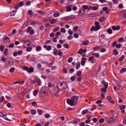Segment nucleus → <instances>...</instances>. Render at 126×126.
Instances as JSON below:
<instances>
[{
    "label": "nucleus",
    "mask_w": 126,
    "mask_h": 126,
    "mask_svg": "<svg viewBox=\"0 0 126 126\" xmlns=\"http://www.w3.org/2000/svg\"><path fill=\"white\" fill-rule=\"evenodd\" d=\"M79 97L77 96H73L71 99H68L67 100V103L71 106H75L77 103Z\"/></svg>",
    "instance_id": "1"
},
{
    "label": "nucleus",
    "mask_w": 126,
    "mask_h": 126,
    "mask_svg": "<svg viewBox=\"0 0 126 126\" xmlns=\"http://www.w3.org/2000/svg\"><path fill=\"white\" fill-rule=\"evenodd\" d=\"M57 88L58 89L60 90H65L67 92L68 91L67 84L65 83H59L57 85Z\"/></svg>",
    "instance_id": "2"
},
{
    "label": "nucleus",
    "mask_w": 126,
    "mask_h": 126,
    "mask_svg": "<svg viewBox=\"0 0 126 126\" xmlns=\"http://www.w3.org/2000/svg\"><path fill=\"white\" fill-rule=\"evenodd\" d=\"M47 91L46 88L44 87H42L40 89L39 92V94L41 96H43V94L46 93V91Z\"/></svg>",
    "instance_id": "3"
},
{
    "label": "nucleus",
    "mask_w": 126,
    "mask_h": 126,
    "mask_svg": "<svg viewBox=\"0 0 126 126\" xmlns=\"http://www.w3.org/2000/svg\"><path fill=\"white\" fill-rule=\"evenodd\" d=\"M7 114H6V113L4 112H0V117H4V118L6 120L8 121H9V119L6 116Z\"/></svg>",
    "instance_id": "4"
},
{
    "label": "nucleus",
    "mask_w": 126,
    "mask_h": 126,
    "mask_svg": "<svg viewBox=\"0 0 126 126\" xmlns=\"http://www.w3.org/2000/svg\"><path fill=\"white\" fill-rule=\"evenodd\" d=\"M34 30L33 29H32V27H29L28 30L27 31V33L29 32L30 34L31 35H32L34 34Z\"/></svg>",
    "instance_id": "5"
},
{
    "label": "nucleus",
    "mask_w": 126,
    "mask_h": 126,
    "mask_svg": "<svg viewBox=\"0 0 126 126\" xmlns=\"http://www.w3.org/2000/svg\"><path fill=\"white\" fill-rule=\"evenodd\" d=\"M94 57L93 56L90 57L89 59V61L91 62L92 63H95L96 61V59H94Z\"/></svg>",
    "instance_id": "6"
},
{
    "label": "nucleus",
    "mask_w": 126,
    "mask_h": 126,
    "mask_svg": "<svg viewBox=\"0 0 126 126\" xmlns=\"http://www.w3.org/2000/svg\"><path fill=\"white\" fill-rule=\"evenodd\" d=\"M95 24L96 29L97 30H99L100 28L101 27L99 25V23L98 21H95Z\"/></svg>",
    "instance_id": "7"
},
{
    "label": "nucleus",
    "mask_w": 126,
    "mask_h": 126,
    "mask_svg": "<svg viewBox=\"0 0 126 126\" xmlns=\"http://www.w3.org/2000/svg\"><path fill=\"white\" fill-rule=\"evenodd\" d=\"M87 59L86 58H82L81 61V65L83 66H84L85 64V63Z\"/></svg>",
    "instance_id": "8"
},
{
    "label": "nucleus",
    "mask_w": 126,
    "mask_h": 126,
    "mask_svg": "<svg viewBox=\"0 0 126 126\" xmlns=\"http://www.w3.org/2000/svg\"><path fill=\"white\" fill-rule=\"evenodd\" d=\"M102 84L103 85L105 88H107L108 86V83L104 81H103L101 82Z\"/></svg>",
    "instance_id": "9"
},
{
    "label": "nucleus",
    "mask_w": 126,
    "mask_h": 126,
    "mask_svg": "<svg viewBox=\"0 0 126 126\" xmlns=\"http://www.w3.org/2000/svg\"><path fill=\"white\" fill-rule=\"evenodd\" d=\"M42 65L40 63H39L37 65V67L41 71H43L44 70V68H42Z\"/></svg>",
    "instance_id": "10"
},
{
    "label": "nucleus",
    "mask_w": 126,
    "mask_h": 126,
    "mask_svg": "<svg viewBox=\"0 0 126 126\" xmlns=\"http://www.w3.org/2000/svg\"><path fill=\"white\" fill-rule=\"evenodd\" d=\"M114 121V120L113 119L110 118L107 121V122L108 124H109L113 123Z\"/></svg>",
    "instance_id": "11"
},
{
    "label": "nucleus",
    "mask_w": 126,
    "mask_h": 126,
    "mask_svg": "<svg viewBox=\"0 0 126 126\" xmlns=\"http://www.w3.org/2000/svg\"><path fill=\"white\" fill-rule=\"evenodd\" d=\"M85 12V10L83 9H80L79 11V14L80 15H81L84 14Z\"/></svg>",
    "instance_id": "12"
},
{
    "label": "nucleus",
    "mask_w": 126,
    "mask_h": 126,
    "mask_svg": "<svg viewBox=\"0 0 126 126\" xmlns=\"http://www.w3.org/2000/svg\"><path fill=\"white\" fill-rule=\"evenodd\" d=\"M119 52L117 51V49L116 48L114 49L113 50V54L115 56H116L118 55Z\"/></svg>",
    "instance_id": "13"
},
{
    "label": "nucleus",
    "mask_w": 126,
    "mask_h": 126,
    "mask_svg": "<svg viewBox=\"0 0 126 126\" xmlns=\"http://www.w3.org/2000/svg\"><path fill=\"white\" fill-rule=\"evenodd\" d=\"M59 91L58 90H57L55 89H54L52 91V93L55 95H56L58 92H59Z\"/></svg>",
    "instance_id": "14"
},
{
    "label": "nucleus",
    "mask_w": 126,
    "mask_h": 126,
    "mask_svg": "<svg viewBox=\"0 0 126 126\" xmlns=\"http://www.w3.org/2000/svg\"><path fill=\"white\" fill-rule=\"evenodd\" d=\"M57 21V19H52L50 20V23L51 24H52L54 23Z\"/></svg>",
    "instance_id": "15"
},
{
    "label": "nucleus",
    "mask_w": 126,
    "mask_h": 126,
    "mask_svg": "<svg viewBox=\"0 0 126 126\" xmlns=\"http://www.w3.org/2000/svg\"><path fill=\"white\" fill-rule=\"evenodd\" d=\"M59 16L60 14L57 12H55L53 14V16L55 17H58Z\"/></svg>",
    "instance_id": "16"
},
{
    "label": "nucleus",
    "mask_w": 126,
    "mask_h": 126,
    "mask_svg": "<svg viewBox=\"0 0 126 126\" xmlns=\"http://www.w3.org/2000/svg\"><path fill=\"white\" fill-rule=\"evenodd\" d=\"M89 43V41L87 40L85 41H83L82 42L83 45H87Z\"/></svg>",
    "instance_id": "17"
},
{
    "label": "nucleus",
    "mask_w": 126,
    "mask_h": 126,
    "mask_svg": "<svg viewBox=\"0 0 126 126\" xmlns=\"http://www.w3.org/2000/svg\"><path fill=\"white\" fill-rule=\"evenodd\" d=\"M34 71V68L32 67L30 68L29 69V68L28 71V72L29 73H31L33 72Z\"/></svg>",
    "instance_id": "18"
},
{
    "label": "nucleus",
    "mask_w": 126,
    "mask_h": 126,
    "mask_svg": "<svg viewBox=\"0 0 126 126\" xmlns=\"http://www.w3.org/2000/svg\"><path fill=\"white\" fill-rule=\"evenodd\" d=\"M97 14L94 13H92L90 14H89L88 15V16H92V17H94L96 16H97Z\"/></svg>",
    "instance_id": "19"
},
{
    "label": "nucleus",
    "mask_w": 126,
    "mask_h": 126,
    "mask_svg": "<svg viewBox=\"0 0 126 126\" xmlns=\"http://www.w3.org/2000/svg\"><path fill=\"white\" fill-rule=\"evenodd\" d=\"M36 82H37L39 85H40L41 83V80L38 78H37L36 79Z\"/></svg>",
    "instance_id": "20"
},
{
    "label": "nucleus",
    "mask_w": 126,
    "mask_h": 126,
    "mask_svg": "<svg viewBox=\"0 0 126 126\" xmlns=\"http://www.w3.org/2000/svg\"><path fill=\"white\" fill-rule=\"evenodd\" d=\"M113 88L114 90L116 91H118L120 89V87L118 86H114Z\"/></svg>",
    "instance_id": "21"
},
{
    "label": "nucleus",
    "mask_w": 126,
    "mask_h": 126,
    "mask_svg": "<svg viewBox=\"0 0 126 126\" xmlns=\"http://www.w3.org/2000/svg\"><path fill=\"white\" fill-rule=\"evenodd\" d=\"M42 48L40 46H38L36 47V50L37 51H41Z\"/></svg>",
    "instance_id": "22"
},
{
    "label": "nucleus",
    "mask_w": 126,
    "mask_h": 126,
    "mask_svg": "<svg viewBox=\"0 0 126 126\" xmlns=\"http://www.w3.org/2000/svg\"><path fill=\"white\" fill-rule=\"evenodd\" d=\"M53 54L55 55H58L57 50L55 48L53 50Z\"/></svg>",
    "instance_id": "23"
},
{
    "label": "nucleus",
    "mask_w": 126,
    "mask_h": 126,
    "mask_svg": "<svg viewBox=\"0 0 126 126\" xmlns=\"http://www.w3.org/2000/svg\"><path fill=\"white\" fill-rule=\"evenodd\" d=\"M1 60L3 62H5L6 61V58L3 56L2 57H1Z\"/></svg>",
    "instance_id": "24"
},
{
    "label": "nucleus",
    "mask_w": 126,
    "mask_h": 126,
    "mask_svg": "<svg viewBox=\"0 0 126 126\" xmlns=\"http://www.w3.org/2000/svg\"><path fill=\"white\" fill-rule=\"evenodd\" d=\"M8 49L7 48H6L4 50V54L5 56H7L8 55Z\"/></svg>",
    "instance_id": "25"
},
{
    "label": "nucleus",
    "mask_w": 126,
    "mask_h": 126,
    "mask_svg": "<svg viewBox=\"0 0 126 126\" xmlns=\"http://www.w3.org/2000/svg\"><path fill=\"white\" fill-rule=\"evenodd\" d=\"M126 71V68H122L120 71V73H123Z\"/></svg>",
    "instance_id": "26"
},
{
    "label": "nucleus",
    "mask_w": 126,
    "mask_h": 126,
    "mask_svg": "<svg viewBox=\"0 0 126 126\" xmlns=\"http://www.w3.org/2000/svg\"><path fill=\"white\" fill-rule=\"evenodd\" d=\"M28 21H26L23 25L22 27L23 28L26 27L28 24Z\"/></svg>",
    "instance_id": "27"
},
{
    "label": "nucleus",
    "mask_w": 126,
    "mask_h": 126,
    "mask_svg": "<svg viewBox=\"0 0 126 126\" xmlns=\"http://www.w3.org/2000/svg\"><path fill=\"white\" fill-rule=\"evenodd\" d=\"M30 23L32 25L34 26L36 25V22L34 21H31Z\"/></svg>",
    "instance_id": "28"
},
{
    "label": "nucleus",
    "mask_w": 126,
    "mask_h": 126,
    "mask_svg": "<svg viewBox=\"0 0 126 126\" xmlns=\"http://www.w3.org/2000/svg\"><path fill=\"white\" fill-rule=\"evenodd\" d=\"M37 111L40 115H41L43 113L42 110L40 109H38L37 110Z\"/></svg>",
    "instance_id": "29"
},
{
    "label": "nucleus",
    "mask_w": 126,
    "mask_h": 126,
    "mask_svg": "<svg viewBox=\"0 0 126 126\" xmlns=\"http://www.w3.org/2000/svg\"><path fill=\"white\" fill-rule=\"evenodd\" d=\"M8 62L9 63L8 66L9 67L11 66L13 64V61H12L11 62L9 60Z\"/></svg>",
    "instance_id": "30"
},
{
    "label": "nucleus",
    "mask_w": 126,
    "mask_h": 126,
    "mask_svg": "<svg viewBox=\"0 0 126 126\" xmlns=\"http://www.w3.org/2000/svg\"><path fill=\"white\" fill-rule=\"evenodd\" d=\"M4 48V46L1 45L0 46V50L1 52L3 51Z\"/></svg>",
    "instance_id": "31"
},
{
    "label": "nucleus",
    "mask_w": 126,
    "mask_h": 126,
    "mask_svg": "<svg viewBox=\"0 0 126 126\" xmlns=\"http://www.w3.org/2000/svg\"><path fill=\"white\" fill-rule=\"evenodd\" d=\"M58 54L60 56H62L63 55V53L61 51L60 49L58 50Z\"/></svg>",
    "instance_id": "32"
},
{
    "label": "nucleus",
    "mask_w": 126,
    "mask_h": 126,
    "mask_svg": "<svg viewBox=\"0 0 126 126\" xmlns=\"http://www.w3.org/2000/svg\"><path fill=\"white\" fill-rule=\"evenodd\" d=\"M27 41L25 42L24 44L23 45V47L25 48H27Z\"/></svg>",
    "instance_id": "33"
},
{
    "label": "nucleus",
    "mask_w": 126,
    "mask_h": 126,
    "mask_svg": "<svg viewBox=\"0 0 126 126\" xmlns=\"http://www.w3.org/2000/svg\"><path fill=\"white\" fill-rule=\"evenodd\" d=\"M88 111V110H83L82 112V113L83 114H85Z\"/></svg>",
    "instance_id": "34"
},
{
    "label": "nucleus",
    "mask_w": 126,
    "mask_h": 126,
    "mask_svg": "<svg viewBox=\"0 0 126 126\" xmlns=\"http://www.w3.org/2000/svg\"><path fill=\"white\" fill-rule=\"evenodd\" d=\"M4 96H1L0 99V103L3 102L4 100Z\"/></svg>",
    "instance_id": "35"
},
{
    "label": "nucleus",
    "mask_w": 126,
    "mask_h": 126,
    "mask_svg": "<svg viewBox=\"0 0 126 126\" xmlns=\"http://www.w3.org/2000/svg\"><path fill=\"white\" fill-rule=\"evenodd\" d=\"M97 30L96 29V28H95V27H91V29L90 31H96Z\"/></svg>",
    "instance_id": "36"
},
{
    "label": "nucleus",
    "mask_w": 126,
    "mask_h": 126,
    "mask_svg": "<svg viewBox=\"0 0 126 126\" xmlns=\"http://www.w3.org/2000/svg\"><path fill=\"white\" fill-rule=\"evenodd\" d=\"M117 42L116 41L114 42L112 44V46L113 47H114L115 45L116 46Z\"/></svg>",
    "instance_id": "37"
},
{
    "label": "nucleus",
    "mask_w": 126,
    "mask_h": 126,
    "mask_svg": "<svg viewBox=\"0 0 126 126\" xmlns=\"http://www.w3.org/2000/svg\"><path fill=\"white\" fill-rule=\"evenodd\" d=\"M80 63L79 62H78L77 63L76 66V69H78L80 67Z\"/></svg>",
    "instance_id": "38"
},
{
    "label": "nucleus",
    "mask_w": 126,
    "mask_h": 126,
    "mask_svg": "<svg viewBox=\"0 0 126 126\" xmlns=\"http://www.w3.org/2000/svg\"><path fill=\"white\" fill-rule=\"evenodd\" d=\"M23 70L26 71L28 72V71L29 68L26 66H24L22 67Z\"/></svg>",
    "instance_id": "39"
},
{
    "label": "nucleus",
    "mask_w": 126,
    "mask_h": 126,
    "mask_svg": "<svg viewBox=\"0 0 126 126\" xmlns=\"http://www.w3.org/2000/svg\"><path fill=\"white\" fill-rule=\"evenodd\" d=\"M16 11H12L11 13V16H14L15 15V13Z\"/></svg>",
    "instance_id": "40"
},
{
    "label": "nucleus",
    "mask_w": 126,
    "mask_h": 126,
    "mask_svg": "<svg viewBox=\"0 0 126 126\" xmlns=\"http://www.w3.org/2000/svg\"><path fill=\"white\" fill-rule=\"evenodd\" d=\"M125 56L124 55H122L121 57L119 59V61L121 62L122 61L123 59L124 58Z\"/></svg>",
    "instance_id": "41"
},
{
    "label": "nucleus",
    "mask_w": 126,
    "mask_h": 126,
    "mask_svg": "<svg viewBox=\"0 0 126 126\" xmlns=\"http://www.w3.org/2000/svg\"><path fill=\"white\" fill-rule=\"evenodd\" d=\"M63 72L64 73H67V70L64 67H63Z\"/></svg>",
    "instance_id": "42"
},
{
    "label": "nucleus",
    "mask_w": 126,
    "mask_h": 126,
    "mask_svg": "<svg viewBox=\"0 0 126 126\" xmlns=\"http://www.w3.org/2000/svg\"><path fill=\"white\" fill-rule=\"evenodd\" d=\"M82 72L80 71H78L77 73V75L78 76H80Z\"/></svg>",
    "instance_id": "43"
},
{
    "label": "nucleus",
    "mask_w": 126,
    "mask_h": 126,
    "mask_svg": "<svg viewBox=\"0 0 126 126\" xmlns=\"http://www.w3.org/2000/svg\"><path fill=\"white\" fill-rule=\"evenodd\" d=\"M124 38L123 37L120 38L118 40V41L120 42H121L123 41Z\"/></svg>",
    "instance_id": "44"
},
{
    "label": "nucleus",
    "mask_w": 126,
    "mask_h": 126,
    "mask_svg": "<svg viewBox=\"0 0 126 126\" xmlns=\"http://www.w3.org/2000/svg\"><path fill=\"white\" fill-rule=\"evenodd\" d=\"M18 55H21L23 53V51L21 50H19L17 52Z\"/></svg>",
    "instance_id": "45"
},
{
    "label": "nucleus",
    "mask_w": 126,
    "mask_h": 126,
    "mask_svg": "<svg viewBox=\"0 0 126 126\" xmlns=\"http://www.w3.org/2000/svg\"><path fill=\"white\" fill-rule=\"evenodd\" d=\"M45 117L47 118H49L50 117V115L49 114L46 113L45 115Z\"/></svg>",
    "instance_id": "46"
},
{
    "label": "nucleus",
    "mask_w": 126,
    "mask_h": 126,
    "mask_svg": "<svg viewBox=\"0 0 126 126\" xmlns=\"http://www.w3.org/2000/svg\"><path fill=\"white\" fill-rule=\"evenodd\" d=\"M121 45L120 44H117L116 46V47L117 48H121Z\"/></svg>",
    "instance_id": "47"
},
{
    "label": "nucleus",
    "mask_w": 126,
    "mask_h": 126,
    "mask_svg": "<svg viewBox=\"0 0 126 126\" xmlns=\"http://www.w3.org/2000/svg\"><path fill=\"white\" fill-rule=\"evenodd\" d=\"M107 32L109 34H111L112 33V31L110 29H108Z\"/></svg>",
    "instance_id": "48"
},
{
    "label": "nucleus",
    "mask_w": 126,
    "mask_h": 126,
    "mask_svg": "<svg viewBox=\"0 0 126 126\" xmlns=\"http://www.w3.org/2000/svg\"><path fill=\"white\" fill-rule=\"evenodd\" d=\"M15 68L13 67H12L10 68V71L12 73L13 72L15 71Z\"/></svg>",
    "instance_id": "49"
},
{
    "label": "nucleus",
    "mask_w": 126,
    "mask_h": 126,
    "mask_svg": "<svg viewBox=\"0 0 126 126\" xmlns=\"http://www.w3.org/2000/svg\"><path fill=\"white\" fill-rule=\"evenodd\" d=\"M61 32H62L65 33L66 32V31L64 28H63L61 29Z\"/></svg>",
    "instance_id": "50"
},
{
    "label": "nucleus",
    "mask_w": 126,
    "mask_h": 126,
    "mask_svg": "<svg viewBox=\"0 0 126 126\" xmlns=\"http://www.w3.org/2000/svg\"><path fill=\"white\" fill-rule=\"evenodd\" d=\"M65 0H59V2L61 4H63L64 3Z\"/></svg>",
    "instance_id": "51"
},
{
    "label": "nucleus",
    "mask_w": 126,
    "mask_h": 126,
    "mask_svg": "<svg viewBox=\"0 0 126 126\" xmlns=\"http://www.w3.org/2000/svg\"><path fill=\"white\" fill-rule=\"evenodd\" d=\"M37 11L40 14H45V12L43 11L42 10H39Z\"/></svg>",
    "instance_id": "52"
},
{
    "label": "nucleus",
    "mask_w": 126,
    "mask_h": 126,
    "mask_svg": "<svg viewBox=\"0 0 126 126\" xmlns=\"http://www.w3.org/2000/svg\"><path fill=\"white\" fill-rule=\"evenodd\" d=\"M14 46V44L13 43L11 44L9 46V47L10 48H13Z\"/></svg>",
    "instance_id": "53"
},
{
    "label": "nucleus",
    "mask_w": 126,
    "mask_h": 126,
    "mask_svg": "<svg viewBox=\"0 0 126 126\" xmlns=\"http://www.w3.org/2000/svg\"><path fill=\"white\" fill-rule=\"evenodd\" d=\"M38 93V91L36 90L34 91V92H33V94L35 96H36L37 95Z\"/></svg>",
    "instance_id": "54"
},
{
    "label": "nucleus",
    "mask_w": 126,
    "mask_h": 126,
    "mask_svg": "<svg viewBox=\"0 0 126 126\" xmlns=\"http://www.w3.org/2000/svg\"><path fill=\"white\" fill-rule=\"evenodd\" d=\"M31 112L32 114H35L36 113V111L35 110H31Z\"/></svg>",
    "instance_id": "55"
},
{
    "label": "nucleus",
    "mask_w": 126,
    "mask_h": 126,
    "mask_svg": "<svg viewBox=\"0 0 126 126\" xmlns=\"http://www.w3.org/2000/svg\"><path fill=\"white\" fill-rule=\"evenodd\" d=\"M71 10L72 9L70 7H68L67 8L66 11L67 12H69L71 11Z\"/></svg>",
    "instance_id": "56"
},
{
    "label": "nucleus",
    "mask_w": 126,
    "mask_h": 126,
    "mask_svg": "<svg viewBox=\"0 0 126 126\" xmlns=\"http://www.w3.org/2000/svg\"><path fill=\"white\" fill-rule=\"evenodd\" d=\"M32 49V48L30 47L27 48L26 49V51L28 52H30L31 51Z\"/></svg>",
    "instance_id": "57"
},
{
    "label": "nucleus",
    "mask_w": 126,
    "mask_h": 126,
    "mask_svg": "<svg viewBox=\"0 0 126 126\" xmlns=\"http://www.w3.org/2000/svg\"><path fill=\"white\" fill-rule=\"evenodd\" d=\"M82 49L81 48H80L78 52V53H79L81 55L82 53Z\"/></svg>",
    "instance_id": "58"
},
{
    "label": "nucleus",
    "mask_w": 126,
    "mask_h": 126,
    "mask_svg": "<svg viewBox=\"0 0 126 126\" xmlns=\"http://www.w3.org/2000/svg\"><path fill=\"white\" fill-rule=\"evenodd\" d=\"M68 32L69 34L70 35H72L73 33L72 31H71V29H69L68 31Z\"/></svg>",
    "instance_id": "59"
},
{
    "label": "nucleus",
    "mask_w": 126,
    "mask_h": 126,
    "mask_svg": "<svg viewBox=\"0 0 126 126\" xmlns=\"http://www.w3.org/2000/svg\"><path fill=\"white\" fill-rule=\"evenodd\" d=\"M31 3V2L30 1H29L26 2V6H29L30 5Z\"/></svg>",
    "instance_id": "60"
},
{
    "label": "nucleus",
    "mask_w": 126,
    "mask_h": 126,
    "mask_svg": "<svg viewBox=\"0 0 126 126\" xmlns=\"http://www.w3.org/2000/svg\"><path fill=\"white\" fill-rule=\"evenodd\" d=\"M76 79V77L75 76H73L71 77V81H74Z\"/></svg>",
    "instance_id": "61"
},
{
    "label": "nucleus",
    "mask_w": 126,
    "mask_h": 126,
    "mask_svg": "<svg viewBox=\"0 0 126 126\" xmlns=\"http://www.w3.org/2000/svg\"><path fill=\"white\" fill-rule=\"evenodd\" d=\"M98 9V7H97L95 6H94L92 8V10H96Z\"/></svg>",
    "instance_id": "62"
},
{
    "label": "nucleus",
    "mask_w": 126,
    "mask_h": 126,
    "mask_svg": "<svg viewBox=\"0 0 126 126\" xmlns=\"http://www.w3.org/2000/svg\"><path fill=\"white\" fill-rule=\"evenodd\" d=\"M75 18V16L73 15H71V16H69V18L70 19H73Z\"/></svg>",
    "instance_id": "63"
},
{
    "label": "nucleus",
    "mask_w": 126,
    "mask_h": 126,
    "mask_svg": "<svg viewBox=\"0 0 126 126\" xmlns=\"http://www.w3.org/2000/svg\"><path fill=\"white\" fill-rule=\"evenodd\" d=\"M123 123L124 124H126V116L124 117Z\"/></svg>",
    "instance_id": "64"
}]
</instances>
